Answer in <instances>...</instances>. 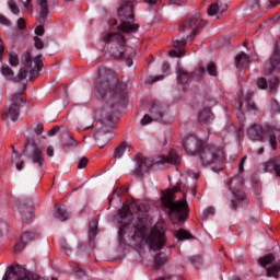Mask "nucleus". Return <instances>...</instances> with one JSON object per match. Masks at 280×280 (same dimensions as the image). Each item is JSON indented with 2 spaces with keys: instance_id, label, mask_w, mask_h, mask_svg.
<instances>
[{
  "instance_id": "nucleus-28",
  "label": "nucleus",
  "mask_w": 280,
  "mask_h": 280,
  "mask_svg": "<svg viewBox=\"0 0 280 280\" xmlns=\"http://www.w3.org/2000/svg\"><path fill=\"white\" fill-rule=\"evenodd\" d=\"M126 150H128V142H121L114 150V159H121L126 154Z\"/></svg>"
},
{
  "instance_id": "nucleus-31",
  "label": "nucleus",
  "mask_w": 280,
  "mask_h": 280,
  "mask_svg": "<svg viewBox=\"0 0 280 280\" xmlns=\"http://www.w3.org/2000/svg\"><path fill=\"white\" fill-rule=\"evenodd\" d=\"M97 236V220H92L89 225V240L93 242Z\"/></svg>"
},
{
  "instance_id": "nucleus-48",
  "label": "nucleus",
  "mask_w": 280,
  "mask_h": 280,
  "mask_svg": "<svg viewBox=\"0 0 280 280\" xmlns=\"http://www.w3.org/2000/svg\"><path fill=\"white\" fill-rule=\"evenodd\" d=\"M15 268L14 267H9L7 272L3 276V280H10V275H15Z\"/></svg>"
},
{
  "instance_id": "nucleus-1",
  "label": "nucleus",
  "mask_w": 280,
  "mask_h": 280,
  "mask_svg": "<svg viewBox=\"0 0 280 280\" xmlns=\"http://www.w3.org/2000/svg\"><path fill=\"white\" fill-rule=\"evenodd\" d=\"M148 211H150L148 205L133 202L129 208L124 203L118 214L121 220V225L128 226V224L132 222V213H137L138 223L135 225L132 240H140V242L145 240L151 250H161L166 244L165 232H163V225L158 223L148 234Z\"/></svg>"
},
{
  "instance_id": "nucleus-7",
  "label": "nucleus",
  "mask_w": 280,
  "mask_h": 280,
  "mask_svg": "<svg viewBox=\"0 0 280 280\" xmlns=\"http://www.w3.org/2000/svg\"><path fill=\"white\" fill-rule=\"evenodd\" d=\"M118 19L120 21V25L118 30L124 34H135V32L139 31V24H133L135 21V4L132 1H125L120 8L118 9Z\"/></svg>"
},
{
  "instance_id": "nucleus-34",
  "label": "nucleus",
  "mask_w": 280,
  "mask_h": 280,
  "mask_svg": "<svg viewBox=\"0 0 280 280\" xmlns=\"http://www.w3.org/2000/svg\"><path fill=\"white\" fill-rule=\"evenodd\" d=\"M176 237L177 240H194V236L191 235V233L184 229H179L176 232Z\"/></svg>"
},
{
  "instance_id": "nucleus-46",
  "label": "nucleus",
  "mask_w": 280,
  "mask_h": 280,
  "mask_svg": "<svg viewBox=\"0 0 280 280\" xmlns=\"http://www.w3.org/2000/svg\"><path fill=\"white\" fill-rule=\"evenodd\" d=\"M89 165V159L86 158H81L79 163H78V170H84Z\"/></svg>"
},
{
  "instance_id": "nucleus-57",
  "label": "nucleus",
  "mask_w": 280,
  "mask_h": 280,
  "mask_svg": "<svg viewBox=\"0 0 280 280\" xmlns=\"http://www.w3.org/2000/svg\"><path fill=\"white\" fill-rule=\"evenodd\" d=\"M45 127H43V124H38L35 128V135H40L42 132H44Z\"/></svg>"
},
{
  "instance_id": "nucleus-47",
  "label": "nucleus",
  "mask_w": 280,
  "mask_h": 280,
  "mask_svg": "<svg viewBox=\"0 0 280 280\" xmlns=\"http://www.w3.org/2000/svg\"><path fill=\"white\" fill-rule=\"evenodd\" d=\"M190 264H197L198 266H200V264H202V256L200 255H196L189 258Z\"/></svg>"
},
{
  "instance_id": "nucleus-24",
  "label": "nucleus",
  "mask_w": 280,
  "mask_h": 280,
  "mask_svg": "<svg viewBox=\"0 0 280 280\" xmlns=\"http://www.w3.org/2000/svg\"><path fill=\"white\" fill-rule=\"evenodd\" d=\"M234 195V199L231 200V209L233 211L237 210V206L242 202H244V200L246 199V194L242 190H236L233 192Z\"/></svg>"
},
{
  "instance_id": "nucleus-56",
  "label": "nucleus",
  "mask_w": 280,
  "mask_h": 280,
  "mask_svg": "<svg viewBox=\"0 0 280 280\" xmlns=\"http://www.w3.org/2000/svg\"><path fill=\"white\" fill-rule=\"evenodd\" d=\"M4 52H5V47L3 46V39L0 38V60H3Z\"/></svg>"
},
{
  "instance_id": "nucleus-55",
  "label": "nucleus",
  "mask_w": 280,
  "mask_h": 280,
  "mask_svg": "<svg viewBox=\"0 0 280 280\" xmlns=\"http://www.w3.org/2000/svg\"><path fill=\"white\" fill-rule=\"evenodd\" d=\"M35 34H36V36H43V34H45V27H43V26H37L36 28H35Z\"/></svg>"
},
{
  "instance_id": "nucleus-50",
  "label": "nucleus",
  "mask_w": 280,
  "mask_h": 280,
  "mask_svg": "<svg viewBox=\"0 0 280 280\" xmlns=\"http://www.w3.org/2000/svg\"><path fill=\"white\" fill-rule=\"evenodd\" d=\"M168 3L171 5H185V3H187V0H168Z\"/></svg>"
},
{
  "instance_id": "nucleus-60",
  "label": "nucleus",
  "mask_w": 280,
  "mask_h": 280,
  "mask_svg": "<svg viewBox=\"0 0 280 280\" xmlns=\"http://www.w3.org/2000/svg\"><path fill=\"white\" fill-rule=\"evenodd\" d=\"M47 156H54V147H48L46 150Z\"/></svg>"
},
{
  "instance_id": "nucleus-11",
  "label": "nucleus",
  "mask_w": 280,
  "mask_h": 280,
  "mask_svg": "<svg viewBox=\"0 0 280 280\" xmlns=\"http://www.w3.org/2000/svg\"><path fill=\"white\" fill-rule=\"evenodd\" d=\"M275 254H266L259 258V265L262 268H267V277H273V279H279L280 272V260L276 261ZM273 264V265H272ZM272 265L268 268V266Z\"/></svg>"
},
{
  "instance_id": "nucleus-62",
  "label": "nucleus",
  "mask_w": 280,
  "mask_h": 280,
  "mask_svg": "<svg viewBox=\"0 0 280 280\" xmlns=\"http://www.w3.org/2000/svg\"><path fill=\"white\" fill-rule=\"evenodd\" d=\"M30 144H34V140L26 139V143H25V147H24V152L27 150V148H30Z\"/></svg>"
},
{
  "instance_id": "nucleus-49",
  "label": "nucleus",
  "mask_w": 280,
  "mask_h": 280,
  "mask_svg": "<svg viewBox=\"0 0 280 280\" xmlns=\"http://www.w3.org/2000/svg\"><path fill=\"white\" fill-rule=\"evenodd\" d=\"M0 24L5 25L7 27L12 25L10 20H8V18H5V15H2V14H0Z\"/></svg>"
},
{
  "instance_id": "nucleus-3",
  "label": "nucleus",
  "mask_w": 280,
  "mask_h": 280,
  "mask_svg": "<svg viewBox=\"0 0 280 280\" xmlns=\"http://www.w3.org/2000/svg\"><path fill=\"white\" fill-rule=\"evenodd\" d=\"M180 191V184H176L173 189H167L163 192L162 202L166 209L170 210V218L173 224H179V222H186L189 218V205L187 203V194H184L183 198L178 201H174L176 194Z\"/></svg>"
},
{
  "instance_id": "nucleus-5",
  "label": "nucleus",
  "mask_w": 280,
  "mask_h": 280,
  "mask_svg": "<svg viewBox=\"0 0 280 280\" xmlns=\"http://www.w3.org/2000/svg\"><path fill=\"white\" fill-rule=\"evenodd\" d=\"M197 154L199 159V165L202 167L217 165L212 167V172L217 173L224 170V165H222V161H224V151H222V149H220L218 145L203 144Z\"/></svg>"
},
{
  "instance_id": "nucleus-27",
  "label": "nucleus",
  "mask_w": 280,
  "mask_h": 280,
  "mask_svg": "<svg viewBox=\"0 0 280 280\" xmlns=\"http://www.w3.org/2000/svg\"><path fill=\"white\" fill-rule=\"evenodd\" d=\"M167 264V255L165 253L161 252L160 254L155 255L154 257V268L159 270L162 266H165Z\"/></svg>"
},
{
  "instance_id": "nucleus-37",
  "label": "nucleus",
  "mask_w": 280,
  "mask_h": 280,
  "mask_svg": "<svg viewBox=\"0 0 280 280\" xmlns=\"http://www.w3.org/2000/svg\"><path fill=\"white\" fill-rule=\"evenodd\" d=\"M269 89H270L271 95L277 94V89H279V78H273L270 80Z\"/></svg>"
},
{
  "instance_id": "nucleus-16",
  "label": "nucleus",
  "mask_w": 280,
  "mask_h": 280,
  "mask_svg": "<svg viewBox=\"0 0 280 280\" xmlns=\"http://www.w3.org/2000/svg\"><path fill=\"white\" fill-rule=\"evenodd\" d=\"M155 163L162 165H165L166 163H171V165H180V156H178V152H176V150H171L167 155L160 156Z\"/></svg>"
},
{
  "instance_id": "nucleus-44",
  "label": "nucleus",
  "mask_w": 280,
  "mask_h": 280,
  "mask_svg": "<svg viewBox=\"0 0 280 280\" xmlns=\"http://www.w3.org/2000/svg\"><path fill=\"white\" fill-rule=\"evenodd\" d=\"M153 121H154V117H152L149 114H147L140 120V124H141V126H148V124H152Z\"/></svg>"
},
{
  "instance_id": "nucleus-14",
  "label": "nucleus",
  "mask_w": 280,
  "mask_h": 280,
  "mask_svg": "<svg viewBox=\"0 0 280 280\" xmlns=\"http://www.w3.org/2000/svg\"><path fill=\"white\" fill-rule=\"evenodd\" d=\"M272 71H280V48L277 46L269 62L265 65V75H270Z\"/></svg>"
},
{
  "instance_id": "nucleus-13",
  "label": "nucleus",
  "mask_w": 280,
  "mask_h": 280,
  "mask_svg": "<svg viewBox=\"0 0 280 280\" xmlns=\"http://www.w3.org/2000/svg\"><path fill=\"white\" fill-rule=\"evenodd\" d=\"M136 161L137 167L135 170V174L138 178H143V174H145V172H148V170H150V167H152L154 163L152 162V160H150V158H145L142 154H138L136 156Z\"/></svg>"
},
{
  "instance_id": "nucleus-41",
  "label": "nucleus",
  "mask_w": 280,
  "mask_h": 280,
  "mask_svg": "<svg viewBox=\"0 0 280 280\" xmlns=\"http://www.w3.org/2000/svg\"><path fill=\"white\" fill-rule=\"evenodd\" d=\"M256 84H257V88L262 91H266V89H268V80H266V78H264V77L258 78Z\"/></svg>"
},
{
  "instance_id": "nucleus-63",
  "label": "nucleus",
  "mask_w": 280,
  "mask_h": 280,
  "mask_svg": "<svg viewBox=\"0 0 280 280\" xmlns=\"http://www.w3.org/2000/svg\"><path fill=\"white\" fill-rule=\"evenodd\" d=\"M25 8L28 12H32L34 10V7L32 5V3H26Z\"/></svg>"
},
{
  "instance_id": "nucleus-36",
  "label": "nucleus",
  "mask_w": 280,
  "mask_h": 280,
  "mask_svg": "<svg viewBox=\"0 0 280 280\" xmlns=\"http://www.w3.org/2000/svg\"><path fill=\"white\" fill-rule=\"evenodd\" d=\"M1 74L4 78H12V75H14V70H12L8 63H3L1 67Z\"/></svg>"
},
{
  "instance_id": "nucleus-20",
  "label": "nucleus",
  "mask_w": 280,
  "mask_h": 280,
  "mask_svg": "<svg viewBox=\"0 0 280 280\" xmlns=\"http://www.w3.org/2000/svg\"><path fill=\"white\" fill-rule=\"evenodd\" d=\"M37 5L39 8V16H37V20L39 23H45L47 16H49V0H37Z\"/></svg>"
},
{
  "instance_id": "nucleus-21",
  "label": "nucleus",
  "mask_w": 280,
  "mask_h": 280,
  "mask_svg": "<svg viewBox=\"0 0 280 280\" xmlns=\"http://www.w3.org/2000/svg\"><path fill=\"white\" fill-rule=\"evenodd\" d=\"M264 172H276V176L280 178V156L267 161L264 164Z\"/></svg>"
},
{
  "instance_id": "nucleus-45",
  "label": "nucleus",
  "mask_w": 280,
  "mask_h": 280,
  "mask_svg": "<svg viewBox=\"0 0 280 280\" xmlns=\"http://www.w3.org/2000/svg\"><path fill=\"white\" fill-rule=\"evenodd\" d=\"M34 43L37 49H45V43H43V39H40V37H34Z\"/></svg>"
},
{
  "instance_id": "nucleus-23",
  "label": "nucleus",
  "mask_w": 280,
  "mask_h": 280,
  "mask_svg": "<svg viewBox=\"0 0 280 280\" xmlns=\"http://www.w3.org/2000/svg\"><path fill=\"white\" fill-rule=\"evenodd\" d=\"M198 121L199 124H209V121H213V113H211V107H205L198 113Z\"/></svg>"
},
{
  "instance_id": "nucleus-53",
  "label": "nucleus",
  "mask_w": 280,
  "mask_h": 280,
  "mask_svg": "<svg viewBox=\"0 0 280 280\" xmlns=\"http://www.w3.org/2000/svg\"><path fill=\"white\" fill-rule=\"evenodd\" d=\"M25 27H26L25 19L20 18L18 20V30H25Z\"/></svg>"
},
{
  "instance_id": "nucleus-22",
  "label": "nucleus",
  "mask_w": 280,
  "mask_h": 280,
  "mask_svg": "<svg viewBox=\"0 0 280 280\" xmlns=\"http://www.w3.org/2000/svg\"><path fill=\"white\" fill-rule=\"evenodd\" d=\"M250 65V57L246 52L242 51L235 57L236 69H246Z\"/></svg>"
},
{
  "instance_id": "nucleus-15",
  "label": "nucleus",
  "mask_w": 280,
  "mask_h": 280,
  "mask_svg": "<svg viewBox=\"0 0 280 280\" xmlns=\"http://www.w3.org/2000/svg\"><path fill=\"white\" fill-rule=\"evenodd\" d=\"M18 209L24 222H30V220H32V215L34 214V207L32 206V200L20 201Z\"/></svg>"
},
{
  "instance_id": "nucleus-43",
  "label": "nucleus",
  "mask_w": 280,
  "mask_h": 280,
  "mask_svg": "<svg viewBox=\"0 0 280 280\" xmlns=\"http://www.w3.org/2000/svg\"><path fill=\"white\" fill-rule=\"evenodd\" d=\"M207 71H208L209 75H218V68L215 67L214 62H210L207 66Z\"/></svg>"
},
{
  "instance_id": "nucleus-58",
  "label": "nucleus",
  "mask_w": 280,
  "mask_h": 280,
  "mask_svg": "<svg viewBox=\"0 0 280 280\" xmlns=\"http://www.w3.org/2000/svg\"><path fill=\"white\" fill-rule=\"evenodd\" d=\"M167 71H170V62L165 61L162 65V73H167Z\"/></svg>"
},
{
  "instance_id": "nucleus-9",
  "label": "nucleus",
  "mask_w": 280,
  "mask_h": 280,
  "mask_svg": "<svg viewBox=\"0 0 280 280\" xmlns=\"http://www.w3.org/2000/svg\"><path fill=\"white\" fill-rule=\"evenodd\" d=\"M104 43H114L109 48L112 58H122L130 47L126 46V37L121 33H108L103 36Z\"/></svg>"
},
{
  "instance_id": "nucleus-42",
  "label": "nucleus",
  "mask_w": 280,
  "mask_h": 280,
  "mask_svg": "<svg viewBox=\"0 0 280 280\" xmlns=\"http://www.w3.org/2000/svg\"><path fill=\"white\" fill-rule=\"evenodd\" d=\"M8 7L10 8L11 12L14 14H19V12H21V10L19 9V5H16V2L14 0H9Z\"/></svg>"
},
{
  "instance_id": "nucleus-33",
  "label": "nucleus",
  "mask_w": 280,
  "mask_h": 280,
  "mask_svg": "<svg viewBox=\"0 0 280 280\" xmlns=\"http://www.w3.org/2000/svg\"><path fill=\"white\" fill-rule=\"evenodd\" d=\"M62 145L65 148H78L79 142L75 139H73V137L68 135V136H66V138L62 142Z\"/></svg>"
},
{
  "instance_id": "nucleus-59",
  "label": "nucleus",
  "mask_w": 280,
  "mask_h": 280,
  "mask_svg": "<svg viewBox=\"0 0 280 280\" xmlns=\"http://www.w3.org/2000/svg\"><path fill=\"white\" fill-rule=\"evenodd\" d=\"M60 245H61V248H63V250H67V252L71 250V248L69 247L66 241H61Z\"/></svg>"
},
{
  "instance_id": "nucleus-6",
  "label": "nucleus",
  "mask_w": 280,
  "mask_h": 280,
  "mask_svg": "<svg viewBox=\"0 0 280 280\" xmlns=\"http://www.w3.org/2000/svg\"><path fill=\"white\" fill-rule=\"evenodd\" d=\"M22 65L23 67L18 74L19 82L26 80L27 77L30 80H34L38 75V72L43 70V55L36 56L33 61L32 52L27 50L22 55Z\"/></svg>"
},
{
  "instance_id": "nucleus-29",
  "label": "nucleus",
  "mask_w": 280,
  "mask_h": 280,
  "mask_svg": "<svg viewBox=\"0 0 280 280\" xmlns=\"http://www.w3.org/2000/svg\"><path fill=\"white\" fill-rule=\"evenodd\" d=\"M192 74L183 70V69H178L177 70V80H179V82L182 84H187V82H189V80H191Z\"/></svg>"
},
{
  "instance_id": "nucleus-19",
  "label": "nucleus",
  "mask_w": 280,
  "mask_h": 280,
  "mask_svg": "<svg viewBox=\"0 0 280 280\" xmlns=\"http://www.w3.org/2000/svg\"><path fill=\"white\" fill-rule=\"evenodd\" d=\"M28 159H31L32 163L38 165V167H43L45 165V158L43 156V151L40 148L33 145L31 153L28 154Z\"/></svg>"
},
{
  "instance_id": "nucleus-64",
  "label": "nucleus",
  "mask_w": 280,
  "mask_h": 280,
  "mask_svg": "<svg viewBox=\"0 0 280 280\" xmlns=\"http://www.w3.org/2000/svg\"><path fill=\"white\" fill-rule=\"evenodd\" d=\"M126 65H127V67H132V58H127Z\"/></svg>"
},
{
  "instance_id": "nucleus-26",
  "label": "nucleus",
  "mask_w": 280,
  "mask_h": 280,
  "mask_svg": "<svg viewBox=\"0 0 280 280\" xmlns=\"http://www.w3.org/2000/svg\"><path fill=\"white\" fill-rule=\"evenodd\" d=\"M94 139L98 142V147L101 148V150L104 149L106 143H108V137H106L104 130L96 131L94 133Z\"/></svg>"
},
{
  "instance_id": "nucleus-30",
  "label": "nucleus",
  "mask_w": 280,
  "mask_h": 280,
  "mask_svg": "<svg viewBox=\"0 0 280 280\" xmlns=\"http://www.w3.org/2000/svg\"><path fill=\"white\" fill-rule=\"evenodd\" d=\"M13 150V163H15V167L16 170H19V172H21V170H23V165H25V162L21 161V156L22 154L19 153V151H16V148L12 147Z\"/></svg>"
},
{
  "instance_id": "nucleus-32",
  "label": "nucleus",
  "mask_w": 280,
  "mask_h": 280,
  "mask_svg": "<svg viewBox=\"0 0 280 280\" xmlns=\"http://www.w3.org/2000/svg\"><path fill=\"white\" fill-rule=\"evenodd\" d=\"M38 234L34 232H25L21 236L22 244H30V242H34V240H38Z\"/></svg>"
},
{
  "instance_id": "nucleus-35",
  "label": "nucleus",
  "mask_w": 280,
  "mask_h": 280,
  "mask_svg": "<svg viewBox=\"0 0 280 280\" xmlns=\"http://www.w3.org/2000/svg\"><path fill=\"white\" fill-rule=\"evenodd\" d=\"M246 156H243L238 164V174L237 178L240 180V186L244 185V178L242 177V172H244V164L246 163Z\"/></svg>"
},
{
  "instance_id": "nucleus-18",
  "label": "nucleus",
  "mask_w": 280,
  "mask_h": 280,
  "mask_svg": "<svg viewBox=\"0 0 280 280\" xmlns=\"http://www.w3.org/2000/svg\"><path fill=\"white\" fill-rule=\"evenodd\" d=\"M229 10V5L222 2H215L209 5L208 8V15L209 16H217V19H220L224 12Z\"/></svg>"
},
{
  "instance_id": "nucleus-4",
  "label": "nucleus",
  "mask_w": 280,
  "mask_h": 280,
  "mask_svg": "<svg viewBox=\"0 0 280 280\" xmlns=\"http://www.w3.org/2000/svg\"><path fill=\"white\" fill-rule=\"evenodd\" d=\"M207 25V22L202 20L199 15L189 18L186 20L180 26H179V32L182 34H187L186 38H182L179 40H174L173 42V50L168 52V56L171 58H183L185 56V48L187 46V40L189 38H194L198 34L199 30H202Z\"/></svg>"
},
{
  "instance_id": "nucleus-12",
  "label": "nucleus",
  "mask_w": 280,
  "mask_h": 280,
  "mask_svg": "<svg viewBox=\"0 0 280 280\" xmlns=\"http://www.w3.org/2000/svg\"><path fill=\"white\" fill-rule=\"evenodd\" d=\"M183 148L187 154L194 156V154H198L202 147L205 145L200 139L196 136H188L183 139Z\"/></svg>"
},
{
  "instance_id": "nucleus-54",
  "label": "nucleus",
  "mask_w": 280,
  "mask_h": 280,
  "mask_svg": "<svg viewBox=\"0 0 280 280\" xmlns=\"http://www.w3.org/2000/svg\"><path fill=\"white\" fill-rule=\"evenodd\" d=\"M165 77L163 75V74H161V75H158V77H151V78H149L148 80H149V82L151 83V84H154V82H159V80H163Z\"/></svg>"
},
{
  "instance_id": "nucleus-38",
  "label": "nucleus",
  "mask_w": 280,
  "mask_h": 280,
  "mask_svg": "<svg viewBox=\"0 0 280 280\" xmlns=\"http://www.w3.org/2000/svg\"><path fill=\"white\" fill-rule=\"evenodd\" d=\"M215 215V208L213 207H208L206 210L202 212V220H209V218Z\"/></svg>"
},
{
  "instance_id": "nucleus-17",
  "label": "nucleus",
  "mask_w": 280,
  "mask_h": 280,
  "mask_svg": "<svg viewBox=\"0 0 280 280\" xmlns=\"http://www.w3.org/2000/svg\"><path fill=\"white\" fill-rule=\"evenodd\" d=\"M150 114L154 121H163V117H165V106H163L161 102L154 101L150 108Z\"/></svg>"
},
{
  "instance_id": "nucleus-2",
  "label": "nucleus",
  "mask_w": 280,
  "mask_h": 280,
  "mask_svg": "<svg viewBox=\"0 0 280 280\" xmlns=\"http://www.w3.org/2000/svg\"><path fill=\"white\" fill-rule=\"evenodd\" d=\"M110 73L112 71L105 67L98 68L94 89L100 97L104 98L109 93V97H112L114 104L124 106L126 97H128V92L126 91L127 85L114 79V83L110 86Z\"/></svg>"
},
{
  "instance_id": "nucleus-25",
  "label": "nucleus",
  "mask_w": 280,
  "mask_h": 280,
  "mask_svg": "<svg viewBox=\"0 0 280 280\" xmlns=\"http://www.w3.org/2000/svg\"><path fill=\"white\" fill-rule=\"evenodd\" d=\"M55 218H57V220H60L61 222H67V220H69V212H67V209H65V207L56 205Z\"/></svg>"
},
{
  "instance_id": "nucleus-52",
  "label": "nucleus",
  "mask_w": 280,
  "mask_h": 280,
  "mask_svg": "<svg viewBox=\"0 0 280 280\" xmlns=\"http://www.w3.org/2000/svg\"><path fill=\"white\" fill-rule=\"evenodd\" d=\"M58 132H60V127L55 126L48 131V137H55Z\"/></svg>"
},
{
  "instance_id": "nucleus-61",
  "label": "nucleus",
  "mask_w": 280,
  "mask_h": 280,
  "mask_svg": "<svg viewBox=\"0 0 280 280\" xmlns=\"http://www.w3.org/2000/svg\"><path fill=\"white\" fill-rule=\"evenodd\" d=\"M280 0H270V7L271 8H277V5H279Z\"/></svg>"
},
{
  "instance_id": "nucleus-40",
  "label": "nucleus",
  "mask_w": 280,
  "mask_h": 280,
  "mask_svg": "<svg viewBox=\"0 0 280 280\" xmlns=\"http://www.w3.org/2000/svg\"><path fill=\"white\" fill-rule=\"evenodd\" d=\"M19 55L16 52H10L9 54V65L12 67H16L19 65Z\"/></svg>"
},
{
  "instance_id": "nucleus-51",
  "label": "nucleus",
  "mask_w": 280,
  "mask_h": 280,
  "mask_svg": "<svg viewBox=\"0 0 280 280\" xmlns=\"http://www.w3.org/2000/svg\"><path fill=\"white\" fill-rule=\"evenodd\" d=\"M25 246H27V245L25 243H23V242L18 243L14 246V253H21L23 250V248H25Z\"/></svg>"
},
{
  "instance_id": "nucleus-8",
  "label": "nucleus",
  "mask_w": 280,
  "mask_h": 280,
  "mask_svg": "<svg viewBox=\"0 0 280 280\" xmlns=\"http://www.w3.org/2000/svg\"><path fill=\"white\" fill-rule=\"evenodd\" d=\"M279 128L270 125H265V129L259 125H252L247 129V136L250 141H266L268 139L271 150L277 148V136L275 132H279Z\"/></svg>"
},
{
  "instance_id": "nucleus-39",
  "label": "nucleus",
  "mask_w": 280,
  "mask_h": 280,
  "mask_svg": "<svg viewBox=\"0 0 280 280\" xmlns=\"http://www.w3.org/2000/svg\"><path fill=\"white\" fill-rule=\"evenodd\" d=\"M73 272L75 273V277H78V279H83V277H86V271H84V269H82L80 265H74Z\"/></svg>"
},
{
  "instance_id": "nucleus-10",
  "label": "nucleus",
  "mask_w": 280,
  "mask_h": 280,
  "mask_svg": "<svg viewBox=\"0 0 280 280\" xmlns=\"http://www.w3.org/2000/svg\"><path fill=\"white\" fill-rule=\"evenodd\" d=\"M26 89L27 88L25 85H22L20 92L14 93L10 97L11 104L9 108H5L2 112V119H11V121H16V119H19V115H21V106L25 104V101H23V97L21 95L25 93Z\"/></svg>"
}]
</instances>
